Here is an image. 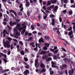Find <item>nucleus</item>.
<instances>
[{"label":"nucleus","mask_w":75,"mask_h":75,"mask_svg":"<svg viewBox=\"0 0 75 75\" xmlns=\"http://www.w3.org/2000/svg\"><path fill=\"white\" fill-rule=\"evenodd\" d=\"M27 24H26L25 22H24L22 25L20 23H18L17 24L16 26L14 29V30L15 34H16L18 36H20L21 34L20 32H18V30L19 31H21L23 29H26Z\"/></svg>","instance_id":"nucleus-1"},{"label":"nucleus","mask_w":75,"mask_h":75,"mask_svg":"<svg viewBox=\"0 0 75 75\" xmlns=\"http://www.w3.org/2000/svg\"><path fill=\"white\" fill-rule=\"evenodd\" d=\"M3 43L4 45L5 48H9L10 47V42L8 41H6L5 42V40L4 39L3 40Z\"/></svg>","instance_id":"nucleus-2"},{"label":"nucleus","mask_w":75,"mask_h":75,"mask_svg":"<svg viewBox=\"0 0 75 75\" xmlns=\"http://www.w3.org/2000/svg\"><path fill=\"white\" fill-rule=\"evenodd\" d=\"M38 59H36L35 60V67H39V64L38 62Z\"/></svg>","instance_id":"nucleus-3"},{"label":"nucleus","mask_w":75,"mask_h":75,"mask_svg":"<svg viewBox=\"0 0 75 75\" xmlns=\"http://www.w3.org/2000/svg\"><path fill=\"white\" fill-rule=\"evenodd\" d=\"M38 48H40V44H37V43H36V47L34 49V51H38V50H37V47H38Z\"/></svg>","instance_id":"nucleus-4"},{"label":"nucleus","mask_w":75,"mask_h":75,"mask_svg":"<svg viewBox=\"0 0 75 75\" xmlns=\"http://www.w3.org/2000/svg\"><path fill=\"white\" fill-rule=\"evenodd\" d=\"M9 11L10 13H13L16 16H17V14L16 13V12L14 11L11 9L9 10Z\"/></svg>","instance_id":"nucleus-5"},{"label":"nucleus","mask_w":75,"mask_h":75,"mask_svg":"<svg viewBox=\"0 0 75 75\" xmlns=\"http://www.w3.org/2000/svg\"><path fill=\"white\" fill-rule=\"evenodd\" d=\"M41 11L43 13H44V14L45 15L43 16L44 19V20H45V19H46V18H47V14H46V13H45V12L44 11H43L42 10H41Z\"/></svg>","instance_id":"nucleus-6"},{"label":"nucleus","mask_w":75,"mask_h":75,"mask_svg":"<svg viewBox=\"0 0 75 75\" xmlns=\"http://www.w3.org/2000/svg\"><path fill=\"white\" fill-rule=\"evenodd\" d=\"M23 64L24 65H25L26 66H24L25 68H26L27 69H28V68H29L30 67V65H29L27 64V63L25 62H23Z\"/></svg>","instance_id":"nucleus-7"},{"label":"nucleus","mask_w":75,"mask_h":75,"mask_svg":"<svg viewBox=\"0 0 75 75\" xmlns=\"http://www.w3.org/2000/svg\"><path fill=\"white\" fill-rule=\"evenodd\" d=\"M31 12H32V11L30 9H28V11L27 14H28V16H30V15L31 13Z\"/></svg>","instance_id":"nucleus-8"},{"label":"nucleus","mask_w":75,"mask_h":75,"mask_svg":"<svg viewBox=\"0 0 75 75\" xmlns=\"http://www.w3.org/2000/svg\"><path fill=\"white\" fill-rule=\"evenodd\" d=\"M52 63V67H53V68H55V65H56V62H54L53 61H52L51 62Z\"/></svg>","instance_id":"nucleus-9"},{"label":"nucleus","mask_w":75,"mask_h":75,"mask_svg":"<svg viewBox=\"0 0 75 75\" xmlns=\"http://www.w3.org/2000/svg\"><path fill=\"white\" fill-rule=\"evenodd\" d=\"M23 74L25 75H27L28 74H29V71L28 70H26L23 72Z\"/></svg>","instance_id":"nucleus-10"},{"label":"nucleus","mask_w":75,"mask_h":75,"mask_svg":"<svg viewBox=\"0 0 75 75\" xmlns=\"http://www.w3.org/2000/svg\"><path fill=\"white\" fill-rule=\"evenodd\" d=\"M69 75H72L73 74H74V70L72 69L71 70L69 71Z\"/></svg>","instance_id":"nucleus-11"},{"label":"nucleus","mask_w":75,"mask_h":75,"mask_svg":"<svg viewBox=\"0 0 75 75\" xmlns=\"http://www.w3.org/2000/svg\"><path fill=\"white\" fill-rule=\"evenodd\" d=\"M44 40H43V39L42 38H41L39 40V43H41V42L44 43Z\"/></svg>","instance_id":"nucleus-12"},{"label":"nucleus","mask_w":75,"mask_h":75,"mask_svg":"<svg viewBox=\"0 0 75 75\" xmlns=\"http://www.w3.org/2000/svg\"><path fill=\"white\" fill-rule=\"evenodd\" d=\"M58 6H55V7L54 8L53 11L54 12H57V10L58 9Z\"/></svg>","instance_id":"nucleus-13"},{"label":"nucleus","mask_w":75,"mask_h":75,"mask_svg":"<svg viewBox=\"0 0 75 75\" xmlns=\"http://www.w3.org/2000/svg\"><path fill=\"white\" fill-rule=\"evenodd\" d=\"M44 38L45 39V40H47V41H48V40H49V39L50 38V37H49V36H45L44 37Z\"/></svg>","instance_id":"nucleus-14"},{"label":"nucleus","mask_w":75,"mask_h":75,"mask_svg":"<svg viewBox=\"0 0 75 75\" xmlns=\"http://www.w3.org/2000/svg\"><path fill=\"white\" fill-rule=\"evenodd\" d=\"M40 67L41 68H45V66L43 63L42 62H40Z\"/></svg>","instance_id":"nucleus-15"},{"label":"nucleus","mask_w":75,"mask_h":75,"mask_svg":"<svg viewBox=\"0 0 75 75\" xmlns=\"http://www.w3.org/2000/svg\"><path fill=\"white\" fill-rule=\"evenodd\" d=\"M52 60V58H51V57H49L46 60V62H49L50 61H51Z\"/></svg>","instance_id":"nucleus-16"},{"label":"nucleus","mask_w":75,"mask_h":75,"mask_svg":"<svg viewBox=\"0 0 75 75\" xmlns=\"http://www.w3.org/2000/svg\"><path fill=\"white\" fill-rule=\"evenodd\" d=\"M19 8H21V11H23V5H22V4H21L20 5H19Z\"/></svg>","instance_id":"nucleus-17"},{"label":"nucleus","mask_w":75,"mask_h":75,"mask_svg":"<svg viewBox=\"0 0 75 75\" xmlns=\"http://www.w3.org/2000/svg\"><path fill=\"white\" fill-rule=\"evenodd\" d=\"M47 54V52L43 51H42L40 53L41 55H42V54Z\"/></svg>","instance_id":"nucleus-18"},{"label":"nucleus","mask_w":75,"mask_h":75,"mask_svg":"<svg viewBox=\"0 0 75 75\" xmlns=\"http://www.w3.org/2000/svg\"><path fill=\"white\" fill-rule=\"evenodd\" d=\"M51 1L52 3L53 4H55L57 2V0H53V1L52 0H50Z\"/></svg>","instance_id":"nucleus-19"},{"label":"nucleus","mask_w":75,"mask_h":75,"mask_svg":"<svg viewBox=\"0 0 75 75\" xmlns=\"http://www.w3.org/2000/svg\"><path fill=\"white\" fill-rule=\"evenodd\" d=\"M10 25L11 26H13L14 25V23L13 22L12 23V21H11L10 22Z\"/></svg>","instance_id":"nucleus-20"},{"label":"nucleus","mask_w":75,"mask_h":75,"mask_svg":"<svg viewBox=\"0 0 75 75\" xmlns=\"http://www.w3.org/2000/svg\"><path fill=\"white\" fill-rule=\"evenodd\" d=\"M25 29H23V31L21 32V34L22 35L24 34L25 32Z\"/></svg>","instance_id":"nucleus-21"},{"label":"nucleus","mask_w":75,"mask_h":75,"mask_svg":"<svg viewBox=\"0 0 75 75\" xmlns=\"http://www.w3.org/2000/svg\"><path fill=\"white\" fill-rule=\"evenodd\" d=\"M30 4V2H27L25 4V6L26 7H29Z\"/></svg>","instance_id":"nucleus-22"},{"label":"nucleus","mask_w":75,"mask_h":75,"mask_svg":"<svg viewBox=\"0 0 75 75\" xmlns=\"http://www.w3.org/2000/svg\"><path fill=\"white\" fill-rule=\"evenodd\" d=\"M4 33H5V34H7V35H8L9 34L7 32V31H6V30H4L3 31V34H4Z\"/></svg>","instance_id":"nucleus-23"},{"label":"nucleus","mask_w":75,"mask_h":75,"mask_svg":"<svg viewBox=\"0 0 75 75\" xmlns=\"http://www.w3.org/2000/svg\"><path fill=\"white\" fill-rule=\"evenodd\" d=\"M21 55H24V54H25V52H24V51L22 50L21 52Z\"/></svg>","instance_id":"nucleus-24"},{"label":"nucleus","mask_w":75,"mask_h":75,"mask_svg":"<svg viewBox=\"0 0 75 75\" xmlns=\"http://www.w3.org/2000/svg\"><path fill=\"white\" fill-rule=\"evenodd\" d=\"M72 10H71L69 12V15H72Z\"/></svg>","instance_id":"nucleus-25"},{"label":"nucleus","mask_w":75,"mask_h":75,"mask_svg":"<svg viewBox=\"0 0 75 75\" xmlns=\"http://www.w3.org/2000/svg\"><path fill=\"white\" fill-rule=\"evenodd\" d=\"M68 0H63V1L64 3H65V4H67V3H68Z\"/></svg>","instance_id":"nucleus-26"},{"label":"nucleus","mask_w":75,"mask_h":75,"mask_svg":"<svg viewBox=\"0 0 75 75\" xmlns=\"http://www.w3.org/2000/svg\"><path fill=\"white\" fill-rule=\"evenodd\" d=\"M72 34H73V32H72V31H71L69 33L68 35L69 36L71 35Z\"/></svg>","instance_id":"nucleus-27"},{"label":"nucleus","mask_w":75,"mask_h":75,"mask_svg":"<svg viewBox=\"0 0 75 75\" xmlns=\"http://www.w3.org/2000/svg\"><path fill=\"white\" fill-rule=\"evenodd\" d=\"M34 43L32 42L30 44V45L32 46L33 47H35V45H34Z\"/></svg>","instance_id":"nucleus-28"},{"label":"nucleus","mask_w":75,"mask_h":75,"mask_svg":"<svg viewBox=\"0 0 75 75\" xmlns=\"http://www.w3.org/2000/svg\"><path fill=\"white\" fill-rule=\"evenodd\" d=\"M46 58H47V56H46V55H45L43 56L42 57L43 59H46Z\"/></svg>","instance_id":"nucleus-29"},{"label":"nucleus","mask_w":75,"mask_h":75,"mask_svg":"<svg viewBox=\"0 0 75 75\" xmlns=\"http://www.w3.org/2000/svg\"><path fill=\"white\" fill-rule=\"evenodd\" d=\"M62 67H63V68H67V65L66 64H62Z\"/></svg>","instance_id":"nucleus-30"},{"label":"nucleus","mask_w":75,"mask_h":75,"mask_svg":"<svg viewBox=\"0 0 75 75\" xmlns=\"http://www.w3.org/2000/svg\"><path fill=\"white\" fill-rule=\"evenodd\" d=\"M45 47H49V46H50V44L48 43H45Z\"/></svg>","instance_id":"nucleus-31"},{"label":"nucleus","mask_w":75,"mask_h":75,"mask_svg":"<svg viewBox=\"0 0 75 75\" xmlns=\"http://www.w3.org/2000/svg\"><path fill=\"white\" fill-rule=\"evenodd\" d=\"M16 22L17 23H19V22H20V20L18 19H16Z\"/></svg>","instance_id":"nucleus-32"},{"label":"nucleus","mask_w":75,"mask_h":75,"mask_svg":"<svg viewBox=\"0 0 75 75\" xmlns=\"http://www.w3.org/2000/svg\"><path fill=\"white\" fill-rule=\"evenodd\" d=\"M58 51H59V50H56L54 51V54H56V53H58Z\"/></svg>","instance_id":"nucleus-33"},{"label":"nucleus","mask_w":75,"mask_h":75,"mask_svg":"<svg viewBox=\"0 0 75 75\" xmlns=\"http://www.w3.org/2000/svg\"><path fill=\"white\" fill-rule=\"evenodd\" d=\"M7 71H9V69H6L5 70H4L3 71H2L1 72H7Z\"/></svg>","instance_id":"nucleus-34"},{"label":"nucleus","mask_w":75,"mask_h":75,"mask_svg":"<svg viewBox=\"0 0 75 75\" xmlns=\"http://www.w3.org/2000/svg\"><path fill=\"white\" fill-rule=\"evenodd\" d=\"M47 6H50V4H51V2L49 1H47Z\"/></svg>","instance_id":"nucleus-35"},{"label":"nucleus","mask_w":75,"mask_h":75,"mask_svg":"<svg viewBox=\"0 0 75 75\" xmlns=\"http://www.w3.org/2000/svg\"><path fill=\"white\" fill-rule=\"evenodd\" d=\"M50 18H52L54 17H55V15H50Z\"/></svg>","instance_id":"nucleus-36"},{"label":"nucleus","mask_w":75,"mask_h":75,"mask_svg":"<svg viewBox=\"0 0 75 75\" xmlns=\"http://www.w3.org/2000/svg\"><path fill=\"white\" fill-rule=\"evenodd\" d=\"M46 71V70H45V68H43L42 69V71L43 72H45Z\"/></svg>","instance_id":"nucleus-37"},{"label":"nucleus","mask_w":75,"mask_h":75,"mask_svg":"<svg viewBox=\"0 0 75 75\" xmlns=\"http://www.w3.org/2000/svg\"><path fill=\"white\" fill-rule=\"evenodd\" d=\"M57 33L58 34V35H59V36H60V35L59 34H60V32L58 30H57Z\"/></svg>","instance_id":"nucleus-38"},{"label":"nucleus","mask_w":75,"mask_h":75,"mask_svg":"<svg viewBox=\"0 0 75 75\" xmlns=\"http://www.w3.org/2000/svg\"><path fill=\"white\" fill-rule=\"evenodd\" d=\"M57 58V57L56 56V55H54V56L53 59H56Z\"/></svg>","instance_id":"nucleus-39"},{"label":"nucleus","mask_w":75,"mask_h":75,"mask_svg":"<svg viewBox=\"0 0 75 75\" xmlns=\"http://www.w3.org/2000/svg\"><path fill=\"white\" fill-rule=\"evenodd\" d=\"M51 7H48L47 8V10H51Z\"/></svg>","instance_id":"nucleus-40"},{"label":"nucleus","mask_w":75,"mask_h":75,"mask_svg":"<svg viewBox=\"0 0 75 75\" xmlns=\"http://www.w3.org/2000/svg\"><path fill=\"white\" fill-rule=\"evenodd\" d=\"M13 40L16 42L18 43V41H17V40L16 39H13Z\"/></svg>","instance_id":"nucleus-41"},{"label":"nucleus","mask_w":75,"mask_h":75,"mask_svg":"<svg viewBox=\"0 0 75 75\" xmlns=\"http://www.w3.org/2000/svg\"><path fill=\"white\" fill-rule=\"evenodd\" d=\"M3 24L4 25H6V24H7V23L6 22H4H4H2Z\"/></svg>","instance_id":"nucleus-42"},{"label":"nucleus","mask_w":75,"mask_h":75,"mask_svg":"<svg viewBox=\"0 0 75 75\" xmlns=\"http://www.w3.org/2000/svg\"><path fill=\"white\" fill-rule=\"evenodd\" d=\"M33 34H37V32L36 31H34L33 32Z\"/></svg>","instance_id":"nucleus-43"},{"label":"nucleus","mask_w":75,"mask_h":75,"mask_svg":"<svg viewBox=\"0 0 75 75\" xmlns=\"http://www.w3.org/2000/svg\"><path fill=\"white\" fill-rule=\"evenodd\" d=\"M18 15L19 16H21L22 15V13L21 12H20L18 13Z\"/></svg>","instance_id":"nucleus-44"},{"label":"nucleus","mask_w":75,"mask_h":75,"mask_svg":"<svg viewBox=\"0 0 75 75\" xmlns=\"http://www.w3.org/2000/svg\"><path fill=\"white\" fill-rule=\"evenodd\" d=\"M67 12V10L66 9L63 11V13L64 14H65Z\"/></svg>","instance_id":"nucleus-45"},{"label":"nucleus","mask_w":75,"mask_h":75,"mask_svg":"<svg viewBox=\"0 0 75 75\" xmlns=\"http://www.w3.org/2000/svg\"><path fill=\"white\" fill-rule=\"evenodd\" d=\"M7 39H8V40H9V41H11V40H12V39L10 37H8L7 38Z\"/></svg>","instance_id":"nucleus-46"},{"label":"nucleus","mask_w":75,"mask_h":75,"mask_svg":"<svg viewBox=\"0 0 75 75\" xmlns=\"http://www.w3.org/2000/svg\"><path fill=\"white\" fill-rule=\"evenodd\" d=\"M25 52L26 53H28V50L26 49H25Z\"/></svg>","instance_id":"nucleus-47"},{"label":"nucleus","mask_w":75,"mask_h":75,"mask_svg":"<svg viewBox=\"0 0 75 75\" xmlns=\"http://www.w3.org/2000/svg\"><path fill=\"white\" fill-rule=\"evenodd\" d=\"M50 51H52V52H54V49H52L51 48H50Z\"/></svg>","instance_id":"nucleus-48"},{"label":"nucleus","mask_w":75,"mask_h":75,"mask_svg":"<svg viewBox=\"0 0 75 75\" xmlns=\"http://www.w3.org/2000/svg\"><path fill=\"white\" fill-rule=\"evenodd\" d=\"M50 73L51 75H52V74L54 73V71H50Z\"/></svg>","instance_id":"nucleus-49"},{"label":"nucleus","mask_w":75,"mask_h":75,"mask_svg":"<svg viewBox=\"0 0 75 75\" xmlns=\"http://www.w3.org/2000/svg\"><path fill=\"white\" fill-rule=\"evenodd\" d=\"M31 28H32V30H34V26L33 25H31Z\"/></svg>","instance_id":"nucleus-50"},{"label":"nucleus","mask_w":75,"mask_h":75,"mask_svg":"<svg viewBox=\"0 0 75 75\" xmlns=\"http://www.w3.org/2000/svg\"><path fill=\"white\" fill-rule=\"evenodd\" d=\"M48 55L50 57L51 56H52V54L51 53H50L48 54Z\"/></svg>","instance_id":"nucleus-51"},{"label":"nucleus","mask_w":75,"mask_h":75,"mask_svg":"<svg viewBox=\"0 0 75 75\" xmlns=\"http://www.w3.org/2000/svg\"><path fill=\"white\" fill-rule=\"evenodd\" d=\"M61 49H62V50H63V51H64V52H66L67 51V50H65V49L64 48H62Z\"/></svg>","instance_id":"nucleus-52"},{"label":"nucleus","mask_w":75,"mask_h":75,"mask_svg":"<svg viewBox=\"0 0 75 75\" xmlns=\"http://www.w3.org/2000/svg\"><path fill=\"white\" fill-rule=\"evenodd\" d=\"M24 59L25 61H26V62L28 60V59H27V58H26L25 57L24 58Z\"/></svg>","instance_id":"nucleus-53"},{"label":"nucleus","mask_w":75,"mask_h":75,"mask_svg":"<svg viewBox=\"0 0 75 75\" xmlns=\"http://www.w3.org/2000/svg\"><path fill=\"white\" fill-rule=\"evenodd\" d=\"M25 34V35H28V32H26Z\"/></svg>","instance_id":"nucleus-54"},{"label":"nucleus","mask_w":75,"mask_h":75,"mask_svg":"<svg viewBox=\"0 0 75 75\" xmlns=\"http://www.w3.org/2000/svg\"><path fill=\"white\" fill-rule=\"evenodd\" d=\"M19 44H21V45H23V42L21 41H20L19 42Z\"/></svg>","instance_id":"nucleus-55"},{"label":"nucleus","mask_w":75,"mask_h":75,"mask_svg":"<svg viewBox=\"0 0 75 75\" xmlns=\"http://www.w3.org/2000/svg\"><path fill=\"white\" fill-rule=\"evenodd\" d=\"M4 61L5 62V63H6L7 62V60L5 59H4Z\"/></svg>","instance_id":"nucleus-56"},{"label":"nucleus","mask_w":75,"mask_h":75,"mask_svg":"<svg viewBox=\"0 0 75 75\" xmlns=\"http://www.w3.org/2000/svg\"><path fill=\"white\" fill-rule=\"evenodd\" d=\"M47 4V2H46L45 1L43 2V4L45 5V4Z\"/></svg>","instance_id":"nucleus-57"},{"label":"nucleus","mask_w":75,"mask_h":75,"mask_svg":"<svg viewBox=\"0 0 75 75\" xmlns=\"http://www.w3.org/2000/svg\"><path fill=\"white\" fill-rule=\"evenodd\" d=\"M43 49L45 50H47V47H43Z\"/></svg>","instance_id":"nucleus-58"},{"label":"nucleus","mask_w":75,"mask_h":75,"mask_svg":"<svg viewBox=\"0 0 75 75\" xmlns=\"http://www.w3.org/2000/svg\"><path fill=\"white\" fill-rule=\"evenodd\" d=\"M38 17L39 20H40V18H41V16L40 15H39L38 16Z\"/></svg>","instance_id":"nucleus-59"},{"label":"nucleus","mask_w":75,"mask_h":75,"mask_svg":"<svg viewBox=\"0 0 75 75\" xmlns=\"http://www.w3.org/2000/svg\"><path fill=\"white\" fill-rule=\"evenodd\" d=\"M33 1L34 3L35 4V3H36L37 2V0H33Z\"/></svg>","instance_id":"nucleus-60"},{"label":"nucleus","mask_w":75,"mask_h":75,"mask_svg":"<svg viewBox=\"0 0 75 75\" xmlns=\"http://www.w3.org/2000/svg\"><path fill=\"white\" fill-rule=\"evenodd\" d=\"M7 19L6 18H4V22H7Z\"/></svg>","instance_id":"nucleus-61"},{"label":"nucleus","mask_w":75,"mask_h":75,"mask_svg":"<svg viewBox=\"0 0 75 75\" xmlns=\"http://www.w3.org/2000/svg\"><path fill=\"white\" fill-rule=\"evenodd\" d=\"M71 3H74V0H71Z\"/></svg>","instance_id":"nucleus-62"},{"label":"nucleus","mask_w":75,"mask_h":75,"mask_svg":"<svg viewBox=\"0 0 75 75\" xmlns=\"http://www.w3.org/2000/svg\"><path fill=\"white\" fill-rule=\"evenodd\" d=\"M59 20L60 21V22H61L62 21V18H61V17L59 18Z\"/></svg>","instance_id":"nucleus-63"},{"label":"nucleus","mask_w":75,"mask_h":75,"mask_svg":"<svg viewBox=\"0 0 75 75\" xmlns=\"http://www.w3.org/2000/svg\"><path fill=\"white\" fill-rule=\"evenodd\" d=\"M0 55H1V56H4V54H3V53H0Z\"/></svg>","instance_id":"nucleus-64"}]
</instances>
